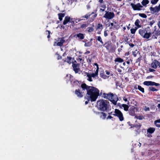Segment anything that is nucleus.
<instances>
[{"instance_id":"f257e3e1","label":"nucleus","mask_w":160,"mask_h":160,"mask_svg":"<svg viewBox=\"0 0 160 160\" xmlns=\"http://www.w3.org/2000/svg\"><path fill=\"white\" fill-rule=\"evenodd\" d=\"M81 87L82 91L87 90V96L91 99V102L95 101L99 95V91L94 87L88 86L85 83H82Z\"/></svg>"},{"instance_id":"f03ea898","label":"nucleus","mask_w":160,"mask_h":160,"mask_svg":"<svg viewBox=\"0 0 160 160\" xmlns=\"http://www.w3.org/2000/svg\"><path fill=\"white\" fill-rule=\"evenodd\" d=\"M151 29L148 26L143 29H140L138 33L144 38L149 39L151 36L152 38L157 39L158 37L160 35V33L158 31L151 32Z\"/></svg>"},{"instance_id":"7ed1b4c3","label":"nucleus","mask_w":160,"mask_h":160,"mask_svg":"<svg viewBox=\"0 0 160 160\" xmlns=\"http://www.w3.org/2000/svg\"><path fill=\"white\" fill-rule=\"evenodd\" d=\"M100 94L104 98L109 100L114 105H117V102L118 99L117 96L115 94H113L111 92L108 93H103L102 94L101 92Z\"/></svg>"},{"instance_id":"20e7f679","label":"nucleus","mask_w":160,"mask_h":160,"mask_svg":"<svg viewBox=\"0 0 160 160\" xmlns=\"http://www.w3.org/2000/svg\"><path fill=\"white\" fill-rule=\"evenodd\" d=\"M97 103L99 109L103 111L108 110L110 106L109 102L106 100H100L98 101Z\"/></svg>"},{"instance_id":"39448f33","label":"nucleus","mask_w":160,"mask_h":160,"mask_svg":"<svg viewBox=\"0 0 160 160\" xmlns=\"http://www.w3.org/2000/svg\"><path fill=\"white\" fill-rule=\"evenodd\" d=\"M69 78V81L70 82L71 84L72 85L73 87L75 86H79L80 85V83L81 82H80L77 80H75L73 78V76L70 74H67L65 78L67 79L66 81L67 82L68 81V80L67 78Z\"/></svg>"},{"instance_id":"423d86ee","label":"nucleus","mask_w":160,"mask_h":160,"mask_svg":"<svg viewBox=\"0 0 160 160\" xmlns=\"http://www.w3.org/2000/svg\"><path fill=\"white\" fill-rule=\"evenodd\" d=\"M103 46L106 49L110 52H114L115 51V48L113 46L112 44L110 41H107L105 43L102 45H100L99 47L101 48Z\"/></svg>"},{"instance_id":"0eeeda50","label":"nucleus","mask_w":160,"mask_h":160,"mask_svg":"<svg viewBox=\"0 0 160 160\" xmlns=\"http://www.w3.org/2000/svg\"><path fill=\"white\" fill-rule=\"evenodd\" d=\"M112 115L118 117L120 121L124 120V118L122 112L119 109H115Z\"/></svg>"},{"instance_id":"6e6552de","label":"nucleus","mask_w":160,"mask_h":160,"mask_svg":"<svg viewBox=\"0 0 160 160\" xmlns=\"http://www.w3.org/2000/svg\"><path fill=\"white\" fill-rule=\"evenodd\" d=\"M105 13L103 16V18L106 19H111L115 17V14L113 12L106 11Z\"/></svg>"},{"instance_id":"1a4fd4ad","label":"nucleus","mask_w":160,"mask_h":160,"mask_svg":"<svg viewBox=\"0 0 160 160\" xmlns=\"http://www.w3.org/2000/svg\"><path fill=\"white\" fill-rule=\"evenodd\" d=\"M57 42H54V46H62L63 45L64 43L65 42L63 38H58Z\"/></svg>"},{"instance_id":"9d476101","label":"nucleus","mask_w":160,"mask_h":160,"mask_svg":"<svg viewBox=\"0 0 160 160\" xmlns=\"http://www.w3.org/2000/svg\"><path fill=\"white\" fill-rule=\"evenodd\" d=\"M138 108L134 106L131 107L128 110L129 114L132 116H135L136 115V112L138 111Z\"/></svg>"},{"instance_id":"9b49d317","label":"nucleus","mask_w":160,"mask_h":160,"mask_svg":"<svg viewBox=\"0 0 160 160\" xmlns=\"http://www.w3.org/2000/svg\"><path fill=\"white\" fill-rule=\"evenodd\" d=\"M131 5L133 10L135 11H140L142 10V8L143 7L140 3H138L136 4L131 3Z\"/></svg>"},{"instance_id":"f8f14e48","label":"nucleus","mask_w":160,"mask_h":160,"mask_svg":"<svg viewBox=\"0 0 160 160\" xmlns=\"http://www.w3.org/2000/svg\"><path fill=\"white\" fill-rule=\"evenodd\" d=\"M149 9L152 13H157L160 11V3L158 6H156L154 7H150Z\"/></svg>"},{"instance_id":"ddd939ff","label":"nucleus","mask_w":160,"mask_h":160,"mask_svg":"<svg viewBox=\"0 0 160 160\" xmlns=\"http://www.w3.org/2000/svg\"><path fill=\"white\" fill-rule=\"evenodd\" d=\"M84 91H82V89L81 91L79 89H76L75 92V94L79 98H82L83 97L84 94Z\"/></svg>"},{"instance_id":"4468645a","label":"nucleus","mask_w":160,"mask_h":160,"mask_svg":"<svg viewBox=\"0 0 160 160\" xmlns=\"http://www.w3.org/2000/svg\"><path fill=\"white\" fill-rule=\"evenodd\" d=\"M72 67L73 71L75 72V73H77L80 70L79 68V64L72 63Z\"/></svg>"},{"instance_id":"2eb2a0df","label":"nucleus","mask_w":160,"mask_h":160,"mask_svg":"<svg viewBox=\"0 0 160 160\" xmlns=\"http://www.w3.org/2000/svg\"><path fill=\"white\" fill-rule=\"evenodd\" d=\"M71 18L69 16H66L63 22V24L64 25H66L69 22Z\"/></svg>"},{"instance_id":"dca6fc26","label":"nucleus","mask_w":160,"mask_h":160,"mask_svg":"<svg viewBox=\"0 0 160 160\" xmlns=\"http://www.w3.org/2000/svg\"><path fill=\"white\" fill-rule=\"evenodd\" d=\"M131 128H136L139 129L141 127L142 125L139 123H135L130 125Z\"/></svg>"},{"instance_id":"f3484780","label":"nucleus","mask_w":160,"mask_h":160,"mask_svg":"<svg viewBox=\"0 0 160 160\" xmlns=\"http://www.w3.org/2000/svg\"><path fill=\"white\" fill-rule=\"evenodd\" d=\"M157 62L158 60L156 59L154 60L151 64L152 68L156 69L157 68Z\"/></svg>"},{"instance_id":"a211bd4d","label":"nucleus","mask_w":160,"mask_h":160,"mask_svg":"<svg viewBox=\"0 0 160 160\" xmlns=\"http://www.w3.org/2000/svg\"><path fill=\"white\" fill-rule=\"evenodd\" d=\"M94 14V12H92L91 14L88 13L86 14L84 16H82L81 18H83V19L84 18H86V19H87L89 18L91 15H92Z\"/></svg>"},{"instance_id":"6ab92c4d","label":"nucleus","mask_w":160,"mask_h":160,"mask_svg":"<svg viewBox=\"0 0 160 160\" xmlns=\"http://www.w3.org/2000/svg\"><path fill=\"white\" fill-rule=\"evenodd\" d=\"M154 131H147L146 132H145V135L148 137H152L151 134L154 132Z\"/></svg>"},{"instance_id":"aec40b11","label":"nucleus","mask_w":160,"mask_h":160,"mask_svg":"<svg viewBox=\"0 0 160 160\" xmlns=\"http://www.w3.org/2000/svg\"><path fill=\"white\" fill-rule=\"evenodd\" d=\"M77 37L79 39L82 40L84 38V36L83 33H79L76 34Z\"/></svg>"},{"instance_id":"412c9836","label":"nucleus","mask_w":160,"mask_h":160,"mask_svg":"<svg viewBox=\"0 0 160 160\" xmlns=\"http://www.w3.org/2000/svg\"><path fill=\"white\" fill-rule=\"evenodd\" d=\"M98 113L100 114V118L103 119H104L106 118V114L103 112H98Z\"/></svg>"},{"instance_id":"4be33fe9","label":"nucleus","mask_w":160,"mask_h":160,"mask_svg":"<svg viewBox=\"0 0 160 160\" xmlns=\"http://www.w3.org/2000/svg\"><path fill=\"white\" fill-rule=\"evenodd\" d=\"M124 61V60L120 57H118L116 58L114 60L115 62H117L119 63H121L123 62Z\"/></svg>"},{"instance_id":"5701e85b","label":"nucleus","mask_w":160,"mask_h":160,"mask_svg":"<svg viewBox=\"0 0 160 160\" xmlns=\"http://www.w3.org/2000/svg\"><path fill=\"white\" fill-rule=\"evenodd\" d=\"M72 57H70L67 56V58H66L65 60L64 61V62H66L69 64H70L72 63L71 59Z\"/></svg>"},{"instance_id":"b1692460","label":"nucleus","mask_w":160,"mask_h":160,"mask_svg":"<svg viewBox=\"0 0 160 160\" xmlns=\"http://www.w3.org/2000/svg\"><path fill=\"white\" fill-rule=\"evenodd\" d=\"M141 23V22L138 19H137L135 21L134 23V24L135 26H137L138 27H141V25L140 24Z\"/></svg>"},{"instance_id":"393cba45","label":"nucleus","mask_w":160,"mask_h":160,"mask_svg":"<svg viewBox=\"0 0 160 160\" xmlns=\"http://www.w3.org/2000/svg\"><path fill=\"white\" fill-rule=\"evenodd\" d=\"M152 82L151 81H146L143 82V84L147 86H152Z\"/></svg>"},{"instance_id":"a878e982","label":"nucleus","mask_w":160,"mask_h":160,"mask_svg":"<svg viewBox=\"0 0 160 160\" xmlns=\"http://www.w3.org/2000/svg\"><path fill=\"white\" fill-rule=\"evenodd\" d=\"M122 106L124 110L125 111H127L128 110L129 107L128 105L123 104H122Z\"/></svg>"},{"instance_id":"bb28decb","label":"nucleus","mask_w":160,"mask_h":160,"mask_svg":"<svg viewBox=\"0 0 160 160\" xmlns=\"http://www.w3.org/2000/svg\"><path fill=\"white\" fill-rule=\"evenodd\" d=\"M103 28V25L101 23H98L96 28L97 30H100L101 31Z\"/></svg>"},{"instance_id":"cd10ccee","label":"nucleus","mask_w":160,"mask_h":160,"mask_svg":"<svg viewBox=\"0 0 160 160\" xmlns=\"http://www.w3.org/2000/svg\"><path fill=\"white\" fill-rule=\"evenodd\" d=\"M59 19L60 21L62 20V18L65 15V13H59L58 14Z\"/></svg>"},{"instance_id":"c85d7f7f","label":"nucleus","mask_w":160,"mask_h":160,"mask_svg":"<svg viewBox=\"0 0 160 160\" xmlns=\"http://www.w3.org/2000/svg\"><path fill=\"white\" fill-rule=\"evenodd\" d=\"M98 71L97 70H96L94 73H92L90 74L92 77L94 78L98 75Z\"/></svg>"},{"instance_id":"c756f323","label":"nucleus","mask_w":160,"mask_h":160,"mask_svg":"<svg viewBox=\"0 0 160 160\" xmlns=\"http://www.w3.org/2000/svg\"><path fill=\"white\" fill-rule=\"evenodd\" d=\"M149 3V1L148 0H143L141 2L143 6H145Z\"/></svg>"},{"instance_id":"7c9ffc66","label":"nucleus","mask_w":160,"mask_h":160,"mask_svg":"<svg viewBox=\"0 0 160 160\" xmlns=\"http://www.w3.org/2000/svg\"><path fill=\"white\" fill-rule=\"evenodd\" d=\"M118 25V23L115 22L113 24V26L112 27V28L113 30L115 29L118 30L119 28Z\"/></svg>"},{"instance_id":"2f4dec72","label":"nucleus","mask_w":160,"mask_h":160,"mask_svg":"<svg viewBox=\"0 0 160 160\" xmlns=\"http://www.w3.org/2000/svg\"><path fill=\"white\" fill-rule=\"evenodd\" d=\"M100 76L102 78L104 79H106L109 77L108 76L106 75L104 73H101L100 74Z\"/></svg>"},{"instance_id":"473e14b6","label":"nucleus","mask_w":160,"mask_h":160,"mask_svg":"<svg viewBox=\"0 0 160 160\" xmlns=\"http://www.w3.org/2000/svg\"><path fill=\"white\" fill-rule=\"evenodd\" d=\"M96 39L99 42L102 44H103V42L100 36L97 37V38H96Z\"/></svg>"},{"instance_id":"72a5a7b5","label":"nucleus","mask_w":160,"mask_h":160,"mask_svg":"<svg viewBox=\"0 0 160 160\" xmlns=\"http://www.w3.org/2000/svg\"><path fill=\"white\" fill-rule=\"evenodd\" d=\"M138 89L142 92L144 93V88H142L141 86L138 85Z\"/></svg>"},{"instance_id":"f704fd0d","label":"nucleus","mask_w":160,"mask_h":160,"mask_svg":"<svg viewBox=\"0 0 160 160\" xmlns=\"http://www.w3.org/2000/svg\"><path fill=\"white\" fill-rule=\"evenodd\" d=\"M149 91H158V89L155 88L153 87H150L149 88Z\"/></svg>"},{"instance_id":"c9c22d12","label":"nucleus","mask_w":160,"mask_h":160,"mask_svg":"<svg viewBox=\"0 0 160 160\" xmlns=\"http://www.w3.org/2000/svg\"><path fill=\"white\" fill-rule=\"evenodd\" d=\"M138 14L139 16L143 18H146L147 17V15L144 13H139Z\"/></svg>"},{"instance_id":"e433bc0d","label":"nucleus","mask_w":160,"mask_h":160,"mask_svg":"<svg viewBox=\"0 0 160 160\" xmlns=\"http://www.w3.org/2000/svg\"><path fill=\"white\" fill-rule=\"evenodd\" d=\"M88 32H91L94 31V28L91 27H88Z\"/></svg>"},{"instance_id":"4c0bfd02","label":"nucleus","mask_w":160,"mask_h":160,"mask_svg":"<svg viewBox=\"0 0 160 160\" xmlns=\"http://www.w3.org/2000/svg\"><path fill=\"white\" fill-rule=\"evenodd\" d=\"M92 45V42H89L85 44L84 46L85 47H90Z\"/></svg>"},{"instance_id":"58836bf2","label":"nucleus","mask_w":160,"mask_h":160,"mask_svg":"<svg viewBox=\"0 0 160 160\" xmlns=\"http://www.w3.org/2000/svg\"><path fill=\"white\" fill-rule=\"evenodd\" d=\"M159 0H151V2L153 5H155L156 4Z\"/></svg>"},{"instance_id":"ea45409f","label":"nucleus","mask_w":160,"mask_h":160,"mask_svg":"<svg viewBox=\"0 0 160 160\" xmlns=\"http://www.w3.org/2000/svg\"><path fill=\"white\" fill-rule=\"evenodd\" d=\"M135 117V118L140 120H142L143 118V117L142 116H138L136 115Z\"/></svg>"},{"instance_id":"a19ab883","label":"nucleus","mask_w":160,"mask_h":160,"mask_svg":"<svg viewBox=\"0 0 160 160\" xmlns=\"http://www.w3.org/2000/svg\"><path fill=\"white\" fill-rule=\"evenodd\" d=\"M55 55L57 56V58L58 60H59L62 59V56L59 55V54L58 52H56Z\"/></svg>"},{"instance_id":"79ce46f5","label":"nucleus","mask_w":160,"mask_h":160,"mask_svg":"<svg viewBox=\"0 0 160 160\" xmlns=\"http://www.w3.org/2000/svg\"><path fill=\"white\" fill-rule=\"evenodd\" d=\"M155 22V21L154 20H153L149 22H148V25H150L151 27L152 26V25Z\"/></svg>"},{"instance_id":"37998d69","label":"nucleus","mask_w":160,"mask_h":160,"mask_svg":"<svg viewBox=\"0 0 160 160\" xmlns=\"http://www.w3.org/2000/svg\"><path fill=\"white\" fill-rule=\"evenodd\" d=\"M97 14L95 13L94 14V15L92 16V17L91 18V19H92V21H93L95 20L96 18L97 17Z\"/></svg>"},{"instance_id":"c03bdc74","label":"nucleus","mask_w":160,"mask_h":160,"mask_svg":"<svg viewBox=\"0 0 160 160\" xmlns=\"http://www.w3.org/2000/svg\"><path fill=\"white\" fill-rule=\"evenodd\" d=\"M121 85V83L119 81H117L116 82V85L117 86L120 87Z\"/></svg>"},{"instance_id":"a18cd8bd","label":"nucleus","mask_w":160,"mask_h":160,"mask_svg":"<svg viewBox=\"0 0 160 160\" xmlns=\"http://www.w3.org/2000/svg\"><path fill=\"white\" fill-rule=\"evenodd\" d=\"M87 76L88 77V80L90 82L92 81V77L91 76H90V74H88V75H87Z\"/></svg>"},{"instance_id":"49530a36","label":"nucleus","mask_w":160,"mask_h":160,"mask_svg":"<svg viewBox=\"0 0 160 160\" xmlns=\"http://www.w3.org/2000/svg\"><path fill=\"white\" fill-rule=\"evenodd\" d=\"M131 33L132 34H134L136 32L135 29L134 28H131L130 29Z\"/></svg>"},{"instance_id":"de8ad7c7","label":"nucleus","mask_w":160,"mask_h":160,"mask_svg":"<svg viewBox=\"0 0 160 160\" xmlns=\"http://www.w3.org/2000/svg\"><path fill=\"white\" fill-rule=\"evenodd\" d=\"M160 85V84L158 83H157L154 82H152V86H158Z\"/></svg>"},{"instance_id":"09e8293b","label":"nucleus","mask_w":160,"mask_h":160,"mask_svg":"<svg viewBox=\"0 0 160 160\" xmlns=\"http://www.w3.org/2000/svg\"><path fill=\"white\" fill-rule=\"evenodd\" d=\"M87 26H88V25L87 24H83L81 25L80 26V28H85L86 27H87Z\"/></svg>"},{"instance_id":"8fccbe9b","label":"nucleus","mask_w":160,"mask_h":160,"mask_svg":"<svg viewBox=\"0 0 160 160\" xmlns=\"http://www.w3.org/2000/svg\"><path fill=\"white\" fill-rule=\"evenodd\" d=\"M72 18H71L70 21L69 22L71 23V25L72 26H74V21L72 20Z\"/></svg>"},{"instance_id":"3c124183","label":"nucleus","mask_w":160,"mask_h":160,"mask_svg":"<svg viewBox=\"0 0 160 160\" xmlns=\"http://www.w3.org/2000/svg\"><path fill=\"white\" fill-rule=\"evenodd\" d=\"M141 57H140L139 58H138L136 60V63L139 62V64H140V61L141 60Z\"/></svg>"},{"instance_id":"603ef678","label":"nucleus","mask_w":160,"mask_h":160,"mask_svg":"<svg viewBox=\"0 0 160 160\" xmlns=\"http://www.w3.org/2000/svg\"><path fill=\"white\" fill-rule=\"evenodd\" d=\"M144 110L145 111H149L150 110V108L149 107L147 106H145L144 108Z\"/></svg>"},{"instance_id":"864d4df0","label":"nucleus","mask_w":160,"mask_h":160,"mask_svg":"<svg viewBox=\"0 0 160 160\" xmlns=\"http://www.w3.org/2000/svg\"><path fill=\"white\" fill-rule=\"evenodd\" d=\"M93 65L96 66V68H95L96 69V70H98V71L99 68L98 64L97 63H95Z\"/></svg>"},{"instance_id":"5fc2aeb1","label":"nucleus","mask_w":160,"mask_h":160,"mask_svg":"<svg viewBox=\"0 0 160 160\" xmlns=\"http://www.w3.org/2000/svg\"><path fill=\"white\" fill-rule=\"evenodd\" d=\"M107 31H108L107 30H105L104 32V36L105 37L107 36L108 35V34L107 33Z\"/></svg>"},{"instance_id":"6e6d98bb","label":"nucleus","mask_w":160,"mask_h":160,"mask_svg":"<svg viewBox=\"0 0 160 160\" xmlns=\"http://www.w3.org/2000/svg\"><path fill=\"white\" fill-rule=\"evenodd\" d=\"M87 101H86L85 102V104L86 105L88 103V102L90 100H91V99L89 98V97H87Z\"/></svg>"},{"instance_id":"4d7b16f0","label":"nucleus","mask_w":160,"mask_h":160,"mask_svg":"<svg viewBox=\"0 0 160 160\" xmlns=\"http://www.w3.org/2000/svg\"><path fill=\"white\" fill-rule=\"evenodd\" d=\"M46 31L48 32V35L47 36V38H48L49 39L50 37V34L51 33V32L50 31L48 30H46Z\"/></svg>"},{"instance_id":"13d9d810","label":"nucleus","mask_w":160,"mask_h":160,"mask_svg":"<svg viewBox=\"0 0 160 160\" xmlns=\"http://www.w3.org/2000/svg\"><path fill=\"white\" fill-rule=\"evenodd\" d=\"M128 44L129 45V46L131 47V48H133L134 46H135L134 45V44H133V43H128Z\"/></svg>"},{"instance_id":"bf43d9fd","label":"nucleus","mask_w":160,"mask_h":160,"mask_svg":"<svg viewBox=\"0 0 160 160\" xmlns=\"http://www.w3.org/2000/svg\"><path fill=\"white\" fill-rule=\"evenodd\" d=\"M155 124L156 125V126L158 127H160V124H159V122H156L155 123V122H154Z\"/></svg>"},{"instance_id":"052dcab7","label":"nucleus","mask_w":160,"mask_h":160,"mask_svg":"<svg viewBox=\"0 0 160 160\" xmlns=\"http://www.w3.org/2000/svg\"><path fill=\"white\" fill-rule=\"evenodd\" d=\"M117 106H119L120 108H122V104L120 103H117Z\"/></svg>"},{"instance_id":"680f3d73","label":"nucleus","mask_w":160,"mask_h":160,"mask_svg":"<svg viewBox=\"0 0 160 160\" xmlns=\"http://www.w3.org/2000/svg\"><path fill=\"white\" fill-rule=\"evenodd\" d=\"M92 58H88L87 59V61L88 62L90 63L91 62Z\"/></svg>"},{"instance_id":"e2e57ef3","label":"nucleus","mask_w":160,"mask_h":160,"mask_svg":"<svg viewBox=\"0 0 160 160\" xmlns=\"http://www.w3.org/2000/svg\"><path fill=\"white\" fill-rule=\"evenodd\" d=\"M149 71L150 72H153L155 71V69H152V68H149Z\"/></svg>"},{"instance_id":"0e129e2a","label":"nucleus","mask_w":160,"mask_h":160,"mask_svg":"<svg viewBox=\"0 0 160 160\" xmlns=\"http://www.w3.org/2000/svg\"><path fill=\"white\" fill-rule=\"evenodd\" d=\"M123 100L126 102L128 101L127 98L125 97H124L123 98Z\"/></svg>"},{"instance_id":"69168bd1","label":"nucleus","mask_w":160,"mask_h":160,"mask_svg":"<svg viewBox=\"0 0 160 160\" xmlns=\"http://www.w3.org/2000/svg\"><path fill=\"white\" fill-rule=\"evenodd\" d=\"M100 7H101V8H106V5L104 4L103 5H101V6H100Z\"/></svg>"},{"instance_id":"338daca9","label":"nucleus","mask_w":160,"mask_h":160,"mask_svg":"<svg viewBox=\"0 0 160 160\" xmlns=\"http://www.w3.org/2000/svg\"><path fill=\"white\" fill-rule=\"evenodd\" d=\"M158 25L159 28H160V20L158 23Z\"/></svg>"},{"instance_id":"774afa93","label":"nucleus","mask_w":160,"mask_h":160,"mask_svg":"<svg viewBox=\"0 0 160 160\" xmlns=\"http://www.w3.org/2000/svg\"><path fill=\"white\" fill-rule=\"evenodd\" d=\"M157 66H158V67L160 68V62L158 61L157 62Z\"/></svg>"}]
</instances>
